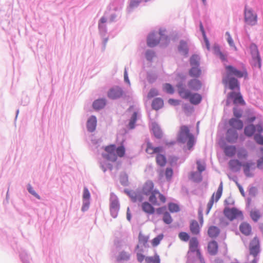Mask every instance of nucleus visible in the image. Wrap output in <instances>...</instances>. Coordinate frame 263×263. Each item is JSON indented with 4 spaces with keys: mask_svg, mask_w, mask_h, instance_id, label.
I'll return each mask as SVG.
<instances>
[{
    "mask_svg": "<svg viewBox=\"0 0 263 263\" xmlns=\"http://www.w3.org/2000/svg\"><path fill=\"white\" fill-rule=\"evenodd\" d=\"M227 70V75L230 77L231 75H233L237 78H240L242 77H247V72L246 70L239 71L232 66H227L226 67Z\"/></svg>",
    "mask_w": 263,
    "mask_h": 263,
    "instance_id": "14",
    "label": "nucleus"
},
{
    "mask_svg": "<svg viewBox=\"0 0 263 263\" xmlns=\"http://www.w3.org/2000/svg\"><path fill=\"white\" fill-rule=\"evenodd\" d=\"M187 86L191 90L198 91L201 89L202 83L199 80L192 79L188 82Z\"/></svg>",
    "mask_w": 263,
    "mask_h": 263,
    "instance_id": "19",
    "label": "nucleus"
},
{
    "mask_svg": "<svg viewBox=\"0 0 263 263\" xmlns=\"http://www.w3.org/2000/svg\"><path fill=\"white\" fill-rule=\"evenodd\" d=\"M152 105L153 109L158 110L163 106V101L161 98H156L153 100Z\"/></svg>",
    "mask_w": 263,
    "mask_h": 263,
    "instance_id": "34",
    "label": "nucleus"
},
{
    "mask_svg": "<svg viewBox=\"0 0 263 263\" xmlns=\"http://www.w3.org/2000/svg\"><path fill=\"white\" fill-rule=\"evenodd\" d=\"M229 123L231 126L236 129H241L243 127L242 122L237 118H232L230 121Z\"/></svg>",
    "mask_w": 263,
    "mask_h": 263,
    "instance_id": "32",
    "label": "nucleus"
},
{
    "mask_svg": "<svg viewBox=\"0 0 263 263\" xmlns=\"http://www.w3.org/2000/svg\"><path fill=\"white\" fill-rule=\"evenodd\" d=\"M257 167L258 168H261L263 167V157L260 158L258 161H257Z\"/></svg>",
    "mask_w": 263,
    "mask_h": 263,
    "instance_id": "64",
    "label": "nucleus"
},
{
    "mask_svg": "<svg viewBox=\"0 0 263 263\" xmlns=\"http://www.w3.org/2000/svg\"><path fill=\"white\" fill-rule=\"evenodd\" d=\"M263 132V126L261 124H258L256 126L249 125L245 128V134L248 137H251L254 134V139L255 142L259 144L263 145V136L260 134Z\"/></svg>",
    "mask_w": 263,
    "mask_h": 263,
    "instance_id": "4",
    "label": "nucleus"
},
{
    "mask_svg": "<svg viewBox=\"0 0 263 263\" xmlns=\"http://www.w3.org/2000/svg\"><path fill=\"white\" fill-rule=\"evenodd\" d=\"M238 138L236 131L233 129H230L227 133L226 139L230 143L235 142Z\"/></svg>",
    "mask_w": 263,
    "mask_h": 263,
    "instance_id": "22",
    "label": "nucleus"
},
{
    "mask_svg": "<svg viewBox=\"0 0 263 263\" xmlns=\"http://www.w3.org/2000/svg\"><path fill=\"white\" fill-rule=\"evenodd\" d=\"M145 262L146 263H160L159 256L156 254L154 256L146 257Z\"/></svg>",
    "mask_w": 263,
    "mask_h": 263,
    "instance_id": "39",
    "label": "nucleus"
},
{
    "mask_svg": "<svg viewBox=\"0 0 263 263\" xmlns=\"http://www.w3.org/2000/svg\"><path fill=\"white\" fill-rule=\"evenodd\" d=\"M129 114H131V115H137L139 112L138 110L135 108L134 106H132L129 108Z\"/></svg>",
    "mask_w": 263,
    "mask_h": 263,
    "instance_id": "57",
    "label": "nucleus"
},
{
    "mask_svg": "<svg viewBox=\"0 0 263 263\" xmlns=\"http://www.w3.org/2000/svg\"><path fill=\"white\" fill-rule=\"evenodd\" d=\"M168 208L171 213L178 212L180 210L179 205L174 203H169L168 204Z\"/></svg>",
    "mask_w": 263,
    "mask_h": 263,
    "instance_id": "42",
    "label": "nucleus"
},
{
    "mask_svg": "<svg viewBox=\"0 0 263 263\" xmlns=\"http://www.w3.org/2000/svg\"><path fill=\"white\" fill-rule=\"evenodd\" d=\"M142 210L149 214H153L155 212L154 208L148 202H144L142 204Z\"/></svg>",
    "mask_w": 263,
    "mask_h": 263,
    "instance_id": "31",
    "label": "nucleus"
},
{
    "mask_svg": "<svg viewBox=\"0 0 263 263\" xmlns=\"http://www.w3.org/2000/svg\"><path fill=\"white\" fill-rule=\"evenodd\" d=\"M208 233L210 237H216L219 234V229L216 226H211L209 228Z\"/></svg>",
    "mask_w": 263,
    "mask_h": 263,
    "instance_id": "33",
    "label": "nucleus"
},
{
    "mask_svg": "<svg viewBox=\"0 0 263 263\" xmlns=\"http://www.w3.org/2000/svg\"><path fill=\"white\" fill-rule=\"evenodd\" d=\"M218 245L217 242L213 240L209 242L208 245V251L211 255H215L218 252Z\"/></svg>",
    "mask_w": 263,
    "mask_h": 263,
    "instance_id": "23",
    "label": "nucleus"
},
{
    "mask_svg": "<svg viewBox=\"0 0 263 263\" xmlns=\"http://www.w3.org/2000/svg\"><path fill=\"white\" fill-rule=\"evenodd\" d=\"M226 34L228 36L227 41H228V42L229 43V45L231 46L234 47L235 49L236 50H237L236 47H235V46H234L233 41L232 37H231L230 33L229 32H227Z\"/></svg>",
    "mask_w": 263,
    "mask_h": 263,
    "instance_id": "58",
    "label": "nucleus"
},
{
    "mask_svg": "<svg viewBox=\"0 0 263 263\" xmlns=\"http://www.w3.org/2000/svg\"><path fill=\"white\" fill-rule=\"evenodd\" d=\"M199 63V58L197 55H193L190 59V64L192 66H198Z\"/></svg>",
    "mask_w": 263,
    "mask_h": 263,
    "instance_id": "46",
    "label": "nucleus"
},
{
    "mask_svg": "<svg viewBox=\"0 0 263 263\" xmlns=\"http://www.w3.org/2000/svg\"><path fill=\"white\" fill-rule=\"evenodd\" d=\"M227 70V75L230 77L231 75H233L237 78H240L242 77H247V72L246 70L239 71L232 66H227L226 67Z\"/></svg>",
    "mask_w": 263,
    "mask_h": 263,
    "instance_id": "15",
    "label": "nucleus"
},
{
    "mask_svg": "<svg viewBox=\"0 0 263 263\" xmlns=\"http://www.w3.org/2000/svg\"><path fill=\"white\" fill-rule=\"evenodd\" d=\"M242 166L244 173L247 177L253 176V174L251 173V171L254 168V163L251 161L247 162L242 164Z\"/></svg>",
    "mask_w": 263,
    "mask_h": 263,
    "instance_id": "20",
    "label": "nucleus"
},
{
    "mask_svg": "<svg viewBox=\"0 0 263 263\" xmlns=\"http://www.w3.org/2000/svg\"><path fill=\"white\" fill-rule=\"evenodd\" d=\"M123 95V91L122 89L118 86H115L110 88L107 93L108 97L111 99L119 98L121 97Z\"/></svg>",
    "mask_w": 263,
    "mask_h": 263,
    "instance_id": "16",
    "label": "nucleus"
},
{
    "mask_svg": "<svg viewBox=\"0 0 263 263\" xmlns=\"http://www.w3.org/2000/svg\"><path fill=\"white\" fill-rule=\"evenodd\" d=\"M149 240V236L143 234L141 232H140L138 236L139 243L143 246H146L147 243Z\"/></svg>",
    "mask_w": 263,
    "mask_h": 263,
    "instance_id": "36",
    "label": "nucleus"
},
{
    "mask_svg": "<svg viewBox=\"0 0 263 263\" xmlns=\"http://www.w3.org/2000/svg\"><path fill=\"white\" fill-rule=\"evenodd\" d=\"M223 149L225 155L229 157H233L236 153V148L233 145L224 146Z\"/></svg>",
    "mask_w": 263,
    "mask_h": 263,
    "instance_id": "28",
    "label": "nucleus"
},
{
    "mask_svg": "<svg viewBox=\"0 0 263 263\" xmlns=\"http://www.w3.org/2000/svg\"><path fill=\"white\" fill-rule=\"evenodd\" d=\"M176 87L179 96L183 99H189L192 104L196 105L201 102L202 98L201 95L198 93H192L182 83L177 84Z\"/></svg>",
    "mask_w": 263,
    "mask_h": 263,
    "instance_id": "2",
    "label": "nucleus"
},
{
    "mask_svg": "<svg viewBox=\"0 0 263 263\" xmlns=\"http://www.w3.org/2000/svg\"><path fill=\"white\" fill-rule=\"evenodd\" d=\"M178 237L181 240L183 241H187L190 239L189 235L184 232L179 233Z\"/></svg>",
    "mask_w": 263,
    "mask_h": 263,
    "instance_id": "49",
    "label": "nucleus"
},
{
    "mask_svg": "<svg viewBox=\"0 0 263 263\" xmlns=\"http://www.w3.org/2000/svg\"><path fill=\"white\" fill-rule=\"evenodd\" d=\"M230 168L234 172H238L242 166V163L237 159H232L229 162Z\"/></svg>",
    "mask_w": 263,
    "mask_h": 263,
    "instance_id": "24",
    "label": "nucleus"
},
{
    "mask_svg": "<svg viewBox=\"0 0 263 263\" xmlns=\"http://www.w3.org/2000/svg\"><path fill=\"white\" fill-rule=\"evenodd\" d=\"M237 155L239 159H246L248 157V152L244 148H241L237 152Z\"/></svg>",
    "mask_w": 263,
    "mask_h": 263,
    "instance_id": "40",
    "label": "nucleus"
},
{
    "mask_svg": "<svg viewBox=\"0 0 263 263\" xmlns=\"http://www.w3.org/2000/svg\"><path fill=\"white\" fill-rule=\"evenodd\" d=\"M129 258V255L125 252H121L117 257L118 262L127 260Z\"/></svg>",
    "mask_w": 263,
    "mask_h": 263,
    "instance_id": "41",
    "label": "nucleus"
},
{
    "mask_svg": "<svg viewBox=\"0 0 263 263\" xmlns=\"http://www.w3.org/2000/svg\"><path fill=\"white\" fill-rule=\"evenodd\" d=\"M188 139L187 145L189 149H191L194 144V138L193 136H190V137L188 138Z\"/></svg>",
    "mask_w": 263,
    "mask_h": 263,
    "instance_id": "53",
    "label": "nucleus"
},
{
    "mask_svg": "<svg viewBox=\"0 0 263 263\" xmlns=\"http://www.w3.org/2000/svg\"><path fill=\"white\" fill-rule=\"evenodd\" d=\"M250 254L254 257H256L259 254L260 249V241L257 236H255L250 242L249 246Z\"/></svg>",
    "mask_w": 263,
    "mask_h": 263,
    "instance_id": "8",
    "label": "nucleus"
},
{
    "mask_svg": "<svg viewBox=\"0 0 263 263\" xmlns=\"http://www.w3.org/2000/svg\"><path fill=\"white\" fill-rule=\"evenodd\" d=\"M137 121V116H133L128 124L129 128L133 129L135 127V123Z\"/></svg>",
    "mask_w": 263,
    "mask_h": 263,
    "instance_id": "54",
    "label": "nucleus"
},
{
    "mask_svg": "<svg viewBox=\"0 0 263 263\" xmlns=\"http://www.w3.org/2000/svg\"><path fill=\"white\" fill-rule=\"evenodd\" d=\"M239 230L246 236H249L252 233V228L251 226L247 222H243L240 225Z\"/></svg>",
    "mask_w": 263,
    "mask_h": 263,
    "instance_id": "25",
    "label": "nucleus"
},
{
    "mask_svg": "<svg viewBox=\"0 0 263 263\" xmlns=\"http://www.w3.org/2000/svg\"><path fill=\"white\" fill-rule=\"evenodd\" d=\"M173 175V171L171 168H166L165 171V176L167 181H171Z\"/></svg>",
    "mask_w": 263,
    "mask_h": 263,
    "instance_id": "50",
    "label": "nucleus"
},
{
    "mask_svg": "<svg viewBox=\"0 0 263 263\" xmlns=\"http://www.w3.org/2000/svg\"><path fill=\"white\" fill-rule=\"evenodd\" d=\"M158 95V92L157 89L155 88L151 89L147 94V98L151 99Z\"/></svg>",
    "mask_w": 263,
    "mask_h": 263,
    "instance_id": "52",
    "label": "nucleus"
},
{
    "mask_svg": "<svg viewBox=\"0 0 263 263\" xmlns=\"http://www.w3.org/2000/svg\"><path fill=\"white\" fill-rule=\"evenodd\" d=\"M222 83L226 87L228 86L231 90H240V87L238 80L234 78H231L226 76L223 78Z\"/></svg>",
    "mask_w": 263,
    "mask_h": 263,
    "instance_id": "11",
    "label": "nucleus"
},
{
    "mask_svg": "<svg viewBox=\"0 0 263 263\" xmlns=\"http://www.w3.org/2000/svg\"><path fill=\"white\" fill-rule=\"evenodd\" d=\"M250 49L252 58L253 65L260 68L261 67V58L257 46L252 44L250 45Z\"/></svg>",
    "mask_w": 263,
    "mask_h": 263,
    "instance_id": "9",
    "label": "nucleus"
},
{
    "mask_svg": "<svg viewBox=\"0 0 263 263\" xmlns=\"http://www.w3.org/2000/svg\"><path fill=\"white\" fill-rule=\"evenodd\" d=\"M152 130L155 136L157 138H161L162 136V132L159 126L156 123L152 124Z\"/></svg>",
    "mask_w": 263,
    "mask_h": 263,
    "instance_id": "35",
    "label": "nucleus"
},
{
    "mask_svg": "<svg viewBox=\"0 0 263 263\" xmlns=\"http://www.w3.org/2000/svg\"><path fill=\"white\" fill-rule=\"evenodd\" d=\"M250 216L253 221L256 222L260 218V214L258 211L252 210L250 212Z\"/></svg>",
    "mask_w": 263,
    "mask_h": 263,
    "instance_id": "44",
    "label": "nucleus"
},
{
    "mask_svg": "<svg viewBox=\"0 0 263 263\" xmlns=\"http://www.w3.org/2000/svg\"><path fill=\"white\" fill-rule=\"evenodd\" d=\"M178 49L180 52H183L185 55L187 54L188 50L187 45L185 42H181Z\"/></svg>",
    "mask_w": 263,
    "mask_h": 263,
    "instance_id": "47",
    "label": "nucleus"
},
{
    "mask_svg": "<svg viewBox=\"0 0 263 263\" xmlns=\"http://www.w3.org/2000/svg\"><path fill=\"white\" fill-rule=\"evenodd\" d=\"M190 136H193L190 134V130L186 126H182L180 127V132L178 136V140L180 142H184V141L186 138H188Z\"/></svg>",
    "mask_w": 263,
    "mask_h": 263,
    "instance_id": "17",
    "label": "nucleus"
},
{
    "mask_svg": "<svg viewBox=\"0 0 263 263\" xmlns=\"http://www.w3.org/2000/svg\"><path fill=\"white\" fill-rule=\"evenodd\" d=\"M222 190H223V185L222 182H221L220 183V185L217 189V191L216 193L215 194L214 193L213 195L212 196L210 200L208 202L207 204V211H206V214H208L211 209H212L214 200H215L216 202L218 201V200L220 199V198L221 196L222 193Z\"/></svg>",
    "mask_w": 263,
    "mask_h": 263,
    "instance_id": "12",
    "label": "nucleus"
},
{
    "mask_svg": "<svg viewBox=\"0 0 263 263\" xmlns=\"http://www.w3.org/2000/svg\"><path fill=\"white\" fill-rule=\"evenodd\" d=\"M190 230L191 233L194 235H198L200 233V226L196 220H192L191 221Z\"/></svg>",
    "mask_w": 263,
    "mask_h": 263,
    "instance_id": "27",
    "label": "nucleus"
},
{
    "mask_svg": "<svg viewBox=\"0 0 263 263\" xmlns=\"http://www.w3.org/2000/svg\"><path fill=\"white\" fill-rule=\"evenodd\" d=\"M164 237L163 234H160L158 235L157 237L154 238L152 240V245L153 247L157 246L160 242V241L163 239Z\"/></svg>",
    "mask_w": 263,
    "mask_h": 263,
    "instance_id": "43",
    "label": "nucleus"
},
{
    "mask_svg": "<svg viewBox=\"0 0 263 263\" xmlns=\"http://www.w3.org/2000/svg\"><path fill=\"white\" fill-rule=\"evenodd\" d=\"M166 207L165 206H162V207H161V208H159L158 209H156V213L160 215V214H163L166 212Z\"/></svg>",
    "mask_w": 263,
    "mask_h": 263,
    "instance_id": "62",
    "label": "nucleus"
},
{
    "mask_svg": "<svg viewBox=\"0 0 263 263\" xmlns=\"http://www.w3.org/2000/svg\"><path fill=\"white\" fill-rule=\"evenodd\" d=\"M154 55V52L152 51H148L146 53V57L148 60H151Z\"/></svg>",
    "mask_w": 263,
    "mask_h": 263,
    "instance_id": "61",
    "label": "nucleus"
},
{
    "mask_svg": "<svg viewBox=\"0 0 263 263\" xmlns=\"http://www.w3.org/2000/svg\"><path fill=\"white\" fill-rule=\"evenodd\" d=\"M190 179L196 182H199L202 179V175L199 172H192L190 174Z\"/></svg>",
    "mask_w": 263,
    "mask_h": 263,
    "instance_id": "38",
    "label": "nucleus"
},
{
    "mask_svg": "<svg viewBox=\"0 0 263 263\" xmlns=\"http://www.w3.org/2000/svg\"><path fill=\"white\" fill-rule=\"evenodd\" d=\"M231 100H233V102L235 104H245V101L243 100L242 96L241 95L239 90H236V91H231L228 93L227 100V105H229V101Z\"/></svg>",
    "mask_w": 263,
    "mask_h": 263,
    "instance_id": "10",
    "label": "nucleus"
},
{
    "mask_svg": "<svg viewBox=\"0 0 263 263\" xmlns=\"http://www.w3.org/2000/svg\"><path fill=\"white\" fill-rule=\"evenodd\" d=\"M154 184L152 181H147L143 186L142 193L146 195H149L151 194L154 190Z\"/></svg>",
    "mask_w": 263,
    "mask_h": 263,
    "instance_id": "18",
    "label": "nucleus"
},
{
    "mask_svg": "<svg viewBox=\"0 0 263 263\" xmlns=\"http://www.w3.org/2000/svg\"><path fill=\"white\" fill-rule=\"evenodd\" d=\"M163 221L166 224H170L172 222L173 219L172 218V217L167 212H166L164 213L163 217Z\"/></svg>",
    "mask_w": 263,
    "mask_h": 263,
    "instance_id": "48",
    "label": "nucleus"
},
{
    "mask_svg": "<svg viewBox=\"0 0 263 263\" xmlns=\"http://www.w3.org/2000/svg\"><path fill=\"white\" fill-rule=\"evenodd\" d=\"M96 124L97 119L95 116H92L87 121V127L88 130L90 132H93L96 129Z\"/></svg>",
    "mask_w": 263,
    "mask_h": 263,
    "instance_id": "30",
    "label": "nucleus"
},
{
    "mask_svg": "<svg viewBox=\"0 0 263 263\" xmlns=\"http://www.w3.org/2000/svg\"><path fill=\"white\" fill-rule=\"evenodd\" d=\"M244 14L245 21L247 25L254 26L257 24V15L256 13L253 12L251 9L247 8L246 6Z\"/></svg>",
    "mask_w": 263,
    "mask_h": 263,
    "instance_id": "7",
    "label": "nucleus"
},
{
    "mask_svg": "<svg viewBox=\"0 0 263 263\" xmlns=\"http://www.w3.org/2000/svg\"><path fill=\"white\" fill-rule=\"evenodd\" d=\"M159 41L160 39L156 37L154 33H151L147 38V43L149 47H153L156 46Z\"/></svg>",
    "mask_w": 263,
    "mask_h": 263,
    "instance_id": "26",
    "label": "nucleus"
},
{
    "mask_svg": "<svg viewBox=\"0 0 263 263\" xmlns=\"http://www.w3.org/2000/svg\"><path fill=\"white\" fill-rule=\"evenodd\" d=\"M106 105L105 99H99L95 101L92 104L93 108L96 110L102 109Z\"/></svg>",
    "mask_w": 263,
    "mask_h": 263,
    "instance_id": "29",
    "label": "nucleus"
},
{
    "mask_svg": "<svg viewBox=\"0 0 263 263\" xmlns=\"http://www.w3.org/2000/svg\"><path fill=\"white\" fill-rule=\"evenodd\" d=\"M168 103L173 106H177L180 104V101L177 99H170L168 100Z\"/></svg>",
    "mask_w": 263,
    "mask_h": 263,
    "instance_id": "55",
    "label": "nucleus"
},
{
    "mask_svg": "<svg viewBox=\"0 0 263 263\" xmlns=\"http://www.w3.org/2000/svg\"><path fill=\"white\" fill-rule=\"evenodd\" d=\"M197 165V170L198 172L201 173L205 169V165L204 162H201L200 160H197L196 162Z\"/></svg>",
    "mask_w": 263,
    "mask_h": 263,
    "instance_id": "51",
    "label": "nucleus"
},
{
    "mask_svg": "<svg viewBox=\"0 0 263 263\" xmlns=\"http://www.w3.org/2000/svg\"><path fill=\"white\" fill-rule=\"evenodd\" d=\"M145 256L141 253H137V260L139 262H142L144 259L145 260Z\"/></svg>",
    "mask_w": 263,
    "mask_h": 263,
    "instance_id": "59",
    "label": "nucleus"
},
{
    "mask_svg": "<svg viewBox=\"0 0 263 263\" xmlns=\"http://www.w3.org/2000/svg\"><path fill=\"white\" fill-rule=\"evenodd\" d=\"M90 196V195L88 190L86 187H85L84 189V192L83 195V199L86 200H89Z\"/></svg>",
    "mask_w": 263,
    "mask_h": 263,
    "instance_id": "56",
    "label": "nucleus"
},
{
    "mask_svg": "<svg viewBox=\"0 0 263 263\" xmlns=\"http://www.w3.org/2000/svg\"><path fill=\"white\" fill-rule=\"evenodd\" d=\"M104 150L105 153L103 154V157L112 162H115L117 157H124L125 154V148L123 145L116 147L115 145L111 144L106 146Z\"/></svg>",
    "mask_w": 263,
    "mask_h": 263,
    "instance_id": "1",
    "label": "nucleus"
},
{
    "mask_svg": "<svg viewBox=\"0 0 263 263\" xmlns=\"http://www.w3.org/2000/svg\"><path fill=\"white\" fill-rule=\"evenodd\" d=\"M163 149L162 146L154 147L150 142H147L146 143V152L150 155L157 154L156 158V163L161 167L164 166L166 163L165 156L160 154L163 152Z\"/></svg>",
    "mask_w": 263,
    "mask_h": 263,
    "instance_id": "3",
    "label": "nucleus"
},
{
    "mask_svg": "<svg viewBox=\"0 0 263 263\" xmlns=\"http://www.w3.org/2000/svg\"><path fill=\"white\" fill-rule=\"evenodd\" d=\"M201 70L199 69L198 66H192V68L189 71L190 76L195 78L199 77L201 74Z\"/></svg>",
    "mask_w": 263,
    "mask_h": 263,
    "instance_id": "37",
    "label": "nucleus"
},
{
    "mask_svg": "<svg viewBox=\"0 0 263 263\" xmlns=\"http://www.w3.org/2000/svg\"><path fill=\"white\" fill-rule=\"evenodd\" d=\"M119 210V204L117 199L111 200L110 205V211L112 216L116 218Z\"/></svg>",
    "mask_w": 263,
    "mask_h": 263,
    "instance_id": "21",
    "label": "nucleus"
},
{
    "mask_svg": "<svg viewBox=\"0 0 263 263\" xmlns=\"http://www.w3.org/2000/svg\"><path fill=\"white\" fill-rule=\"evenodd\" d=\"M164 91L170 94H173L174 92V89L172 85L169 83H165L163 85Z\"/></svg>",
    "mask_w": 263,
    "mask_h": 263,
    "instance_id": "45",
    "label": "nucleus"
},
{
    "mask_svg": "<svg viewBox=\"0 0 263 263\" xmlns=\"http://www.w3.org/2000/svg\"><path fill=\"white\" fill-rule=\"evenodd\" d=\"M223 213L225 216L230 220H233L237 217L242 216V212L234 208L232 209L228 208H225L223 211Z\"/></svg>",
    "mask_w": 263,
    "mask_h": 263,
    "instance_id": "13",
    "label": "nucleus"
},
{
    "mask_svg": "<svg viewBox=\"0 0 263 263\" xmlns=\"http://www.w3.org/2000/svg\"><path fill=\"white\" fill-rule=\"evenodd\" d=\"M198 215L200 220V223L201 225L203 224V214H202V210L199 209L198 211Z\"/></svg>",
    "mask_w": 263,
    "mask_h": 263,
    "instance_id": "63",
    "label": "nucleus"
},
{
    "mask_svg": "<svg viewBox=\"0 0 263 263\" xmlns=\"http://www.w3.org/2000/svg\"><path fill=\"white\" fill-rule=\"evenodd\" d=\"M149 195V201L154 205L158 206L161 203H164L166 202L165 197L158 190H155Z\"/></svg>",
    "mask_w": 263,
    "mask_h": 263,
    "instance_id": "6",
    "label": "nucleus"
},
{
    "mask_svg": "<svg viewBox=\"0 0 263 263\" xmlns=\"http://www.w3.org/2000/svg\"><path fill=\"white\" fill-rule=\"evenodd\" d=\"M199 242L197 238L192 237L189 242L190 252L195 253L200 263H205L203 257L198 248Z\"/></svg>",
    "mask_w": 263,
    "mask_h": 263,
    "instance_id": "5",
    "label": "nucleus"
},
{
    "mask_svg": "<svg viewBox=\"0 0 263 263\" xmlns=\"http://www.w3.org/2000/svg\"><path fill=\"white\" fill-rule=\"evenodd\" d=\"M28 190L29 192L32 195H34L35 197H36L38 199H40V196L39 195H37L35 192L34 191L33 188L29 185L28 187Z\"/></svg>",
    "mask_w": 263,
    "mask_h": 263,
    "instance_id": "60",
    "label": "nucleus"
}]
</instances>
